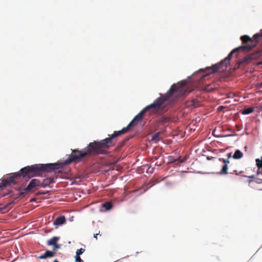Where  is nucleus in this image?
Returning <instances> with one entry per match:
<instances>
[{
    "label": "nucleus",
    "instance_id": "nucleus-1",
    "mask_svg": "<svg viewBox=\"0 0 262 262\" xmlns=\"http://www.w3.org/2000/svg\"><path fill=\"white\" fill-rule=\"evenodd\" d=\"M88 156L85 148L82 151L73 149L68 159L62 163L39 164L26 166L22 168L19 172L14 173L11 176L4 180L0 185V190L8 185L17 184L21 178L39 176L45 171L59 169L63 165H68L73 162H80Z\"/></svg>",
    "mask_w": 262,
    "mask_h": 262
},
{
    "label": "nucleus",
    "instance_id": "nucleus-2",
    "mask_svg": "<svg viewBox=\"0 0 262 262\" xmlns=\"http://www.w3.org/2000/svg\"><path fill=\"white\" fill-rule=\"evenodd\" d=\"M260 38H262V29L259 33L255 34L253 36V38H251L247 35L242 36L241 37V40L243 44H245V45L241 46L233 50L228 54V56L224 60L221 61V62L215 64L211 67L207 68L206 69L207 70L210 71V72L209 73L202 76L200 79V81L203 82L204 79L205 77H206L210 74L217 72L223 67H225L226 69L227 66L229 64L230 60L231 59L232 54L233 53L238 52H245L252 50L255 47H256L258 41L260 40Z\"/></svg>",
    "mask_w": 262,
    "mask_h": 262
},
{
    "label": "nucleus",
    "instance_id": "nucleus-3",
    "mask_svg": "<svg viewBox=\"0 0 262 262\" xmlns=\"http://www.w3.org/2000/svg\"><path fill=\"white\" fill-rule=\"evenodd\" d=\"M118 136L115 131L110 137L105 139L90 143L85 148L88 156L104 154L107 149L115 145V139Z\"/></svg>",
    "mask_w": 262,
    "mask_h": 262
},
{
    "label": "nucleus",
    "instance_id": "nucleus-4",
    "mask_svg": "<svg viewBox=\"0 0 262 262\" xmlns=\"http://www.w3.org/2000/svg\"><path fill=\"white\" fill-rule=\"evenodd\" d=\"M164 102V99L162 97L158 98L152 104L145 107L139 114H138L126 127L123 128L119 131H116V133L119 136L125 134L129 131L131 127L142 120L144 114L147 111L152 109L154 112L158 111L161 109V106L163 105Z\"/></svg>",
    "mask_w": 262,
    "mask_h": 262
},
{
    "label": "nucleus",
    "instance_id": "nucleus-5",
    "mask_svg": "<svg viewBox=\"0 0 262 262\" xmlns=\"http://www.w3.org/2000/svg\"><path fill=\"white\" fill-rule=\"evenodd\" d=\"M192 91L193 89L189 88L186 82L182 81L177 84H173L165 96L161 97L164 99L165 102L172 95L177 97L185 96Z\"/></svg>",
    "mask_w": 262,
    "mask_h": 262
},
{
    "label": "nucleus",
    "instance_id": "nucleus-6",
    "mask_svg": "<svg viewBox=\"0 0 262 262\" xmlns=\"http://www.w3.org/2000/svg\"><path fill=\"white\" fill-rule=\"evenodd\" d=\"M261 55V51H258L246 56L239 62L238 67L241 65L245 66L251 63L253 60L257 59Z\"/></svg>",
    "mask_w": 262,
    "mask_h": 262
},
{
    "label": "nucleus",
    "instance_id": "nucleus-7",
    "mask_svg": "<svg viewBox=\"0 0 262 262\" xmlns=\"http://www.w3.org/2000/svg\"><path fill=\"white\" fill-rule=\"evenodd\" d=\"M39 184V180L36 179H32L27 187L22 190L21 193L25 194L28 193L36 186H40Z\"/></svg>",
    "mask_w": 262,
    "mask_h": 262
},
{
    "label": "nucleus",
    "instance_id": "nucleus-8",
    "mask_svg": "<svg viewBox=\"0 0 262 262\" xmlns=\"http://www.w3.org/2000/svg\"><path fill=\"white\" fill-rule=\"evenodd\" d=\"M54 182V179L52 178H47L43 179L42 181L39 180V185L40 187H46L49 184Z\"/></svg>",
    "mask_w": 262,
    "mask_h": 262
},
{
    "label": "nucleus",
    "instance_id": "nucleus-9",
    "mask_svg": "<svg viewBox=\"0 0 262 262\" xmlns=\"http://www.w3.org/2000/svg\"><path fill=\"white\" fill-rule=\"evenodd\" d=\"M56 253L54 250L49 251L47 250L43 254L41 255L38 257L39 259H46L48 257H53Z\"/></svg>",
    "mask_w": 262,
    "mask_h": 262
},
{
    "label": "nucleus",
    "instance_id": "nucleus-10",
    "mask_svg": "<svg viewBox=\"0 0 262 262\" xmlns=\"http://www.w3.org/2000/svg\"><path fill=\"white\" fill-rule=\"evenodd\" d=\"M66 222V217L64 216L61 215L56 218L53 222V224L55 225H61Z\"/></svg>",
    "mask_w": 262,
    "mask_h": 262
},
{
    "label": "nucleus",
    "instance_id": "nucleus-11",
    "mask_svg": "<svg viewBox=\"0 0 262 262\" xmlns=\"http://www.w3.org/2000/svg\"><path fill=\"white\" fill-rule=\"evenodd\" d=\"M114 205L112 202H106L101 205V207L104 208L105 211H108L113 208Z\"/></svg>",
    "mask_w": 262,
    "mask_h": 262
},
{
    "label": "nucleus",
    "instance_id": "nucleus-12",
    "mask_svg": "<svg viewBox=\"0 0 262 262\" xmlns=\"http://www.w3.org/2000/svg\"><path fill=\"white\" fill-rule=\"evenodd\" d=\"M59 239V237L54 236L48 241L47 244L49 246H53L57 243Z\"/></svg>",
    "mask_w": 262,
    "mask_h": 262
},
{
    "label": "nucleus",
    "instance_id": "nucleus-13",
    "mask_svg": "<svg viewBox=\"0 0 262 262\" xmlns=\"http://www.w3.org/2000/svg\"><path fill=\"white\" fill-rule=\"evenodd\" d=\"M255 161L256 165L258 167L257 173L258 174L260 173V170H262V157H261V159H256Z\"/></svg>",
    "mask_w": 262,
    "mask_h": 262
},
{
    "label": "nucleus",
    "instance_id": "nucleus-14",
    "mask_svg": "<svg viewBox=\"0 0 262 262\" xmlns=\"http://www.w3.org/2000/svg\"><path fill=\"white\" fill-rule=\"evenodd\" d=\"M243 154L242 153V152L241 150L237 149L235 151L232 157L235 159H239L242 158L243 157Z\"/></svg>",
    "mask_w": 262,
    "mask_h": 262
},
{
    "label": "nucleus",
    "instance_id": "nucleus-15",
    "mask_svg": "<svg viewBox=\"0 0 262 262\" xmlns=\"http://www.w3.org/2000/svg\"><path fill=\"white\" fill-rule=\"evenodd\" d=\"M254 111V108L253 107H249L246 109H245L242 111V113L243 115H248L250 113H252Z\"/></svg>",
    "mask_w": 262,
    "mask_h": 262
},
{
    "label": "nucleus",
    "instance_id": "nucleus-16",
    "mask_svg": "<svg viewBox=\"0 0 262 262\" xmlns=\"http://www.w3.org/2000/svg\"><path fill=\"white\" fill-rule=\"evenodd\" d=\"M228 173V165L225 164L223 166L220 172L221 174H226Z\"/></svg>",
    "mask_w": 262,
    "mask_h": 262
},
{
    "label": "nucleus",
    "instance_id": "nucleus-17",
    "mask_svg": "<svg viewBox=\"0 0 262 262\" xmlns=\"http://www.w3.org/2000/svg\"><path fill=\"white\" fill-rule=\"evenodd\" d=\"M159 140V136L158 134L154 135L151 138V141H155V142H157Z\"/></svg>",
    "mask_w": 262,
    "mask_h": 262
},
{
    "label": "nucleus",
    "instance_id": "nucleus-18",
    "mask_svg": "<svg viewBox=\"0 0 262 262\" xmlns=\"http://www.w3.org/2000/svg\"><path fill=\"white\" fill-rule=\"evenodd\" d=\"M219 160L223 162L225 164H227V165L230 163V161L228 159L220 158Z\"/></svg>",
    "mask_w": 262,
    "mask_h": 262
},
{
    "label": "nucleus",
    "instance_id": "nucleus-19",
    "mask_svg": "<svg viewBox=\"0 0 262 262\" xmlns=\"http://www.w3.org/2000/svg\"><path fill=\"white\" fill-rule=\"evenodd\" d=\"M85 250L83 248H80L78 250H77L76 251V255H79L82 254L84 252Z\"/></svg>",
    "mask_w": 262,
    "mask_h": 262
},
{
    "label": "nucleus",
    "instance_id": "nucleus-20",
    "mask_svg": "<svg viewBox=\"0 0 262 262\" xmlns=\"http://www.w3.org/2000/svg\"><path fill=\"white\" fill-rule=\"evenodd\" d=\"M75 261L77 262H83V260L82 259H81L79 255L75 256Z\"/></svg>",
    "mask_w": 262,
    "mask_h": 262
},
{
    "label": "nucleus",
    "instance_id": "nucleus-21",
    "mask_svg": "<svg viewBox=\"0 0 262 262\" xmlns=\"http://www.w3.org/2000/svg\"><path fill=\"white\" fill-rule=\"evenodd\" d=\"M227 96L228 98H233L235 96V94L233 92H230L227 94Z\"/></svg>",
    "mask_w": 262,
    "mask_h": 262
},
{
    "label": "nucleus",
    "instance_id": "nucleus-22",
    "mask_svg": "<svg viewBox=\"0 0 262 262\" xmlns=\"http://www.w3.org/2000/svg\"><path fill=\"white\" fill-rule=\"evenodd\" d=\"M53 246V250H54L55 252H56V249L60 248V246L57 243H56V244L54 245Z\"/></svg>",
    "mask_w": 262,
    "mask_h": 262
},
{
    "label": "nucleus",
    "instance_id": "nucleus-23",
    "mask_svg": "<svg viewBox=\"0 0 262 262\" xmlns=\"http://www.w3.org/2000/svg\"><path fill=\"white\" fill-rule=\"evenodd\" d=\"M172 185H173V183L171 182H167L166 183V185L169 187H171L172 186Z\"/></svg>",
    "mask_w": 262,
    "mask_h": 262
},
{
    "label": "nucleus",
    "instance_id": "nucleus-24",
    "mask_svg": "<svg viewBox=\"0 0 262 262\" xmlns=\"http://www.w3.org/2000/svg\"><path fill=\"white\" fill-rule=\"evenodd\" d=\"M187 159V158L186 157V156L185 157H184L183 159L182 160H180V163H183V162H184L185 161H186V160Z\"/></svg>",
    "mask_w": 262,
    "mask_h": 262
},
{
    "label": "nucleus",
    "instance_id": "nucleus-25",
    "mask_svg": "<svg viewBox=\"0 0 262 262\" xmlns=\"http://www.w3.org/2000/svg\"><path fill=\"white\" fill-rule=\"evenodd\" d=\"M232 156V152H229L227 154V159H229V158H231Z\"/></svg>",
    "mask_w": 262,
    "mask_h": 262
},
{
    "label": "nucleus",
    "instance_id": "nucleus-26",
    "mask_svg": "<svg viewBox=\"0 0 262 262\" xmlns=\"http://www.w3.org/2000/svg\"><path fill=\"white\" fill-rule=\"evenodd\" d=\"M99 233H100V231H99V233H96V234H95L94 235V237L95 238H96V239H97V235H99Z\"/></svg>",
    "mask_w": 262,
    "mask_h": 262
},
{
    "label": "nucleus",
    "instance_id": "nucleus-27",
    "mask_svg": "<svg viewBox=\"0 0 262 262\" xmlns=\"http://www.w3.org/2000/svg\"><path fill=\"white\" fill-rule=\"evenodd\" d=\"M206 89L209 90V91H211L213 89V88H210V85H208L206 88Z\"/></svg>",
    "mask_w": 262,
    "mask_h": 262
},
{
    "label": "nucleus",
    "instance_id": "nucleus-28",
    "mask_svg": "<svg viewBox=\"0 0 262 262\" xmlns=\"http://www.w3.org/2000/svg\"><path fill=\"white\" fill-rule=\"evenodd\" d=\"M256 182L257 183H262V180L261 179H257V180H256Z\"/></svg>",
    "mask_w": 262,
    "mask_h": 262
},
{
    "label": "nucleus",
    "instance_id": "nucleus-29",
    "mask_svg": "<svg viewBox=\"0 0 262 262\" xmlns=\"http://www.w3.org/2000/svg\"><path fill=\"white\" fill-rule=\"evenodd\" d=\"M257 64L258 66H260L261 67H262V61H260V62H258Z\"/></svg>",
    "mask_w": 262,
    "mask_h": 262
},
{
    "label": "nucleus",
    "instance_id": "nucleus-30",
    "mask_svg": "<svg viewBox=\"0 0 262 262\" xmlns=\"http://www.w3.org/2000/svg\"><path fill=\"white\" fill-rule=\"evenodd\" d=\"M262 111V105L258 107V112H260Z\"/></svg>",
    "mask_w": 262,
    "mask_h": 262
},
{
    "label": "nucleus",
    "instance_id": "nucleus-31",
    "mask_svg": "<svg viewBox=\"0 0 262 262\" xmlns=\"http://www.w3.org/2000/svg\"><path fill=\"white\" fill-rule=\"evenodd\" d=\"M161 181V179H156V183H159V182H160Z\"/></svg>",
    "mask_w": 262,
    "mask_h": 262
},
{
    "label": "nucleus",
    "instance_id": "nucleus-32",
    "mask_svg": "<svg viewBox=\"0 0 262 262\" xmlns=\"http://www.w3.org/2000/svg\"><path fill=\"white\" fill-rule=\"evenodd\" d=\"M259 88H262V82H261L259 84Z\"/></svg>",
    "mask_w": 262,
    "mask_h": 262
},
{
    "label": "nucleus",
    "instance_id": "nucleus-33",
    "mask_svg": "<svg viewBox=\"0 0 262 262\" xmlns=\"http://www.w3.org/2000/svg\"><path fill=\"white\" fill-rule=\"evenodd\" d=\"M11 217H12V219H15L16 217V216H15V215L13 216L12 214H11Z\"/></svg>",
    "mask_w": 262,
    "mask_h": 262
},
{
    "label": "nucleus",
    "instance_id": "nucleus-34",
    "mask_svg": "<svg viewBox=\"0 0 262 262\" xmlns=\"http://www.w3.org/2000/svg\"><path fill=\"white\" fill-rule=\"evenodd\" d=\"M6 220H5V219H4H4H0V222H4V221H5Z\"/></svg>",
    "mask_w": 262,
    "mask_h": 262
},
{
    "label": "nucleus",
    "instance_id": "nucleus-35",
    "mask_svg": "<svg viewBox=\"0 0 262 262\" xmlns=\"http://www.w3.org/2000/svg\"><path fill=\"white\" fill-rule=\"evenodd\" d=\"M224 108V107H223V106H220V107H219L218 110H222V108Z\"/></svg>",
    "mask_w": 262,
    "mask_h": 262
},
{
    "label": "nucleus",
    "instance_id": "nucleus-36",
    "mask_svg": "<svg viewBox=\"0 0 262 262\" xmlns=\"http://www.w3.org/2000/svg\"><path fill=\"white\" fill-rule=\"evenodd\" d=\"M53 262H59L57 259H55Z\"/></svg>",
    "mask_w": 262,
    "mask_h": 262
},
{
    "label": "nucleus",
    "instance_id": "nucleus-37",
    "mask_svg": "<svg viewBox=\"0 0 262 262\" xmlns=\"http://www.w3.org/2000/svg\"><path fill=\"white\" fill-rule=\"evenodd\" d=\"M254 177V176H252L251 177V178H253Z\"/></svg>",
    "mask_w": 262,
    "mask_h": 262
}]
</instances>
